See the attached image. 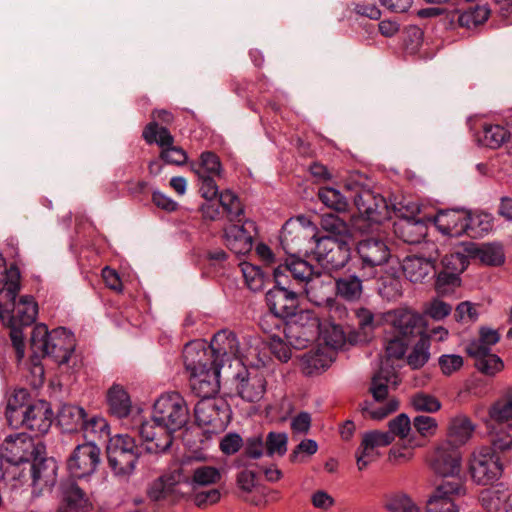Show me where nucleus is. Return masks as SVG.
Returning <instances> with one entry per match:
<instances>
[{
  "mask_svg": "<svg viewBox=\"0 0 512 512\" xmlns=\"http://www.w3.org/2000/svg\"><path fill=\"white\" fill-rule=\"evenodd\" d=\"M286 230V228H284ZM308 236L303 228H298L293 235L292 231H284L281 236V245L286 252L283 262L272 268V281L274 286L265 294L266 305L270 312L285 318L293 319L300 309V296L307 292V285L320 272L302 255L303 251L295 240H306Z\"/></svg>",
  "mask_w": 512,
  "mask_h": 512,
  "instance_id": "nucleus-1",
  "label": "nucleus"
},
{
  "mask_svg": "<svg viewBox=\"0 0 512 512\" xmlns=\"http://www.w3.org/2000/svg\"><path fill=\"white\" fill-rule=\"evenodd\" d=\"M141 454L142 447L128 434L110 437L106 446L108 466L117 476L131 475Z\"/></svg>",
  "mask_w": 512,
  "mask_h": 512,
  "instance_id": "nucleus-2",
  "label": "nucleus"
},
{
  "mask_svg": "<svg viewBox=\"0 0 512 512\" xmlns=\"http://www.w3.org/2000/svg\"><path fill=\"white\" fill-rule=\"evenodd\" d=\"M152 420L168 429H183L190 420L186 400L177 391L162 393L153 405Z\"/></svg>",
  "mask_w": 512,
  "mask_h": 512,
  "instance_id": "nucleus-3",
  "label": "nucleus"
},
{
  "mask_svg": "<svg viewBox=\"0 0 512 512\" xmlns=\"http://www.w3.org/2000/svg\"><path fill=\"white\" fill-rule=\"evenodd\" d=\"M38 316V304L32 295L21 296L18 300V307L10 314L5 322L9 328V336L16 353L17 361L20 362L25 354V336L23 329L31 326Z\"/></svg>",
  "mask_w": 512,
  "mask_h": 512,
  "instance_id": "nucleus-4",
  "label": "nucleus"
},
{
  "mask_svg": "<svg viewBox=\"0 0 512 512\" xmlns=\"http://www.w3.org/2000/svg\"><path fill=\"white\" fill-rule=\"evenodd\" d=\"M142 138L147 144H157L160 147V159L165 165L179 167L187 163V152L174 144L175 138L166 126L150 121L142 131Z\"/></svg>",
  "mask_w": 512,
  "mask_h": 512,
  "instance_id": "nucleus-5",
  "label": "nucleus"
},
{
  "mask_svg": "<svg viewBox=\"0 0 512 512\" xmlns=\"http://www.w3.org/2000/svg\"><path fill=\"white\" fill-rule=\"evenodd\" d=\"M321 322L312 310H300L289 319L285 330L286 341L295 349H304L319 338Z\"/></svg>",
  "mask_w": 512,
  "mask_h": 512,
  "instance_id": "nucleus-6",
  "label": "nucleus"
},
{
  "mask_svg": "<svg viewBox=\"0 0 512 512\" xmlns=\"http://www.w3.org/2000/svg\"><path fill=\"white\" fill-rule=\"evenodd\" d=\"M349 197L353 200L359 215L370 223L381 224L390 218L389 206L386 199L375 194L370 189L355 185H345Z\"/></svg>",
  "mask_w": 512,
  "mask_h": 512,
  "instance_id": "nucleus-7",
  "label": "nucleus"
},
{
  "mask_svg": "<svg viewBox=\"0 0 512 512\" xmlns=\"http://www.w3.org/2000/svg\"><path fill=\"white\" fill-rule=\"evenodd\" d=\"M391 257V252L385 241L378 238H367L358 242L356 256L351 264L376 278L378 268L385 265Z\"/></svg>",
  "mask_w": 512,
  "mask_h": 512,
  "instance_id": "nucleus-8",
  "label": "nucleus"
},
{
  "mask_svg": "<svg viewBox=\"0 0 512 512\" xmlns=\"http://www.w3.org/2000/svg\"><path fill=\"white\" fill-rule=\"evenodd\" d=\"M469 473L478 485H492L503 473V464L498 453L489 446L475 450L469 460Z\"/></svg>",
  "mask_w": 512,
  "mask_h": 512,
  "instance_id": "nucleus-9",
  "label": "nucleus"
},
{
  "mask_svg": "<svg viewBox=\"0 0 512 512\" xmlns=\"http://www.w3.org/2000/svg\"><path fill=\"white\" fill-rule=\"evenodd\" d=\"M48 353L59 366H66L71 372H76L82 366L80 357L75 354L76 340L74 334L65 327H57L51 331Z\"/></svg>",
  "mask_w": 512,
  "mask_h": 512,
  "instance_id": "nucleus-10",
  "label": "nucleus"
},
{
  "mask_svg": "<svg viewBox=\"0 0 512 512\" xmlns=\"http://www.w3.org/2000/svg\"><path fill=\"white\" fill-rule=\"evenodd\" d=\"M310 239H314V255L316 260L324 267L330 270L338 271L344 268L351 258V241L332 240L329 237H317L314 234Z\"/></svg>",
  "mask_w": 512,
  "mask_h": 512,
  "instance_id": "nucleus-11",
  "label": "nucleus"
},
{
  "mask_svg": "<svg viewBox=\"0 0 512 512\" xmlns=\"http://www.w3.org/2000/svg\"><path fill=\"white\" fill-rule=\"evenodd\" d=\"M101 463V450L92 441L77 445L66 460L69 476L82 480L91 477Z\"/></svg>",
  "mask_w": 512,
  "mask_h": 512,
  "instance_id": "nucleus-12",
  "label": "nucleus"
},
{
  "mask_svg": "<svg viewBox=\"0 0 512 512\" xmlns=\"http://www.w3.org/2000/svg\"><path fill=\"white\" fill-rule=\"evenodd\" d=\"M428 461L432 471L443 478L442 482L463 481L460 477L462 455L459 448L450 442L438 445Z\"/></svg>",
  "mask_w": 512,
  "mask_h": 512,
  "instance_id": "nucleus-13",
  "label": "nucleus"
},
{
  "mask_svg": "<svg viewBox=\"0 0 512 512\" xmlns=\"http://www.w3.org/2000/svg\"><path fill=\"white\" fill-rule=\"evenodd\" d=\"M231 410L223 400H200L194 407L195 423L207 427L208 433H219L226 429Z\"/></svg>",
  "mask_w": 512,
  "mask_h": 512,
  "instance_id": "nucleus-14",
  "label": "nucleus"
},
{
  "mask_svg": "<svg viewBox=\"0 0 512 512\" xmlns=\"http://www.w3.org/2000/svg\"><path fill=\"white\" fill-rule=\"evenodd\" d=\"M41 454H46L44 444L35 443L32 437L26 434H17L4 440L0 457L12 465H19L30 463L34 457Z\"/></svg>",
  "mask_w": 512,
  "mask_h": 512,
  "instance_id": "nucleus-15",
  "label": "nucleus"
},
{
  "mask_svg": "<svg viewBox=\"0 0 512 512\" xmlns=\"http://www.w3.org/2000/svg\"><path fill=\"white\" fill-rule=\"evenodd\" d=\"M213 351L203 340H193L184 346L182 357L189 377L210 371L216 365L223 366V359H216Z\"/></svg>",
  "mask_w": 512,
  "mask_h": 512,
  "instance_id": "nucleus-16",
  "label": "nucleus"
},
{
  "mask_svg": "<svg viewBox=\"0 0 512 512\" xmlns=\"http://www.w3.org/2000/svg\"><path fill=\"white\" fill-rule=\"evenodd\" d=\"M234 380L237 394L246 402H258L266 393L265 371L260 366H243L235 375Z\"/></svg>",
  "mask_w": 512,
  "mask_h": 512,
  "instance_id": "nucleus-17",
  "label": "nucleus"
},
{
  "mask_svg": "<svg viewBox=\"0 0 512 512\" xmlns=\"http://www.w3.org/2000/svg\"><path fill=\"white\" fill-rule=\"evenodd\" d=\"M466 493L464 481L441 482L426 501V512H459L455 497Z\"/></svg>",
  "mask_w": 512,
  "mask_h": 512,
  "instance_id": "nucleus-18",
  "label": "nucleus"
},
{
  "mask_svg": "<svg viewBox=\"0 0 512 512\" xmlns=\"http://www.w3.org/2000/svg\"><path fill=\"white\" fill-rule=\"evenodd\" d=\"M257 233L256 223L247 219L242 224L225 226L223 240L226 247L236 255H246L252 250Z\"/></svg>",
  "mask_w": 512,
  "mask_h": 512,
  "instance_id": "nucleus-19",
  "label": "nucleus"
},
{
  "mask_svg": "<svg viewBox=\"0 0 512 512\" xmlns=\"http://www.w3.org/2000/svg\"><path fill=\"white\" fill-rule=\"evenodd\" d=\"M77 479L67 477L59 484V504L56 512H90L93 504Z\"/></svg>",
  "mask_w": 512,
  "mask_h": 512,
  "instance_id": "nucleus-20",
  "label": "nucleus"
},
{
  "mask_svg": "<svg viewBox=\"0 0 512 512\" xmlns=\"http://www.w3.org/2000/svg\"><path fill=\"white\" fill-rule=\"evenodd\" d=\"M392 333L405 341L413 342L417 337L429 335L427 322L423 315L408 309L395 310L391 319Z\"/></svg>",
  "mask_w": 512,
  "mask_h": 512,
  "instance_id": "nucleus-21",
  "label": "nucleus"
},
{
  "mask_svg": "<svg viewBox=\"0 0 512 512\" xmlns=\"http://www.w3.org/2000/svg\"><path fill=\"white\" fill-rule=\"evenodd\" d=\"M373 279L371 276L350 263L347 270L335 278V292L341 299L355 303L363 294V282Z\"/></svg>",
  "mask_w": 512,
  "mask_h": 512,
  "instance_id": "nucleus-22",
  "label": "nucleus"
},
{
  "mask_svg": "<svg viewBox=\"0 0 512 512\" xmlns=\"http://www.w3.org/2000/svg\"><path fill=\"white\" fill-rule=\"evenodd\" d=\"M29 477L35 490L50 491L57 483L58 464L52 457L38 455L29 463Z\"/></svg>",
  "mask_w": 512,
  "mask_h": 512,
  "instance_id": "nucleus-23",
  "label": "nucleus"
},
{
  "mask_svg": "<svg viewBox=\"0 0 512 512\" xmlns=\"http://www.w3.org/2000/svg\"><path fill=\"white\" fill-rule=\"evenodd\" d=\"M147 497L152 502L174 506L185 498V494L179 490V482L176 477L173 474H165L149 484Z\"/></svg>",
  "mask_w": 512,
  "mask_h": 512,
  "instance_id": "nucleus-24",
  "label": "nucleus"
},
{
  "mask_svg": "<svg viewBox=\"0 0 512 512\" xmlns=\"http://www.w3.org/2000/svg\"><path fill=\"white\" fill-rule=\"evenodd\" d=\"M175 432L177 431L157 424L153 420L142 423L139 429L140 437L146 443V452L154 454L165 453L170 449Z\"/></svg>",
  "mask_w": 512,
  "mask_h": 512,
  "instance_id": "nucleus-25",
  "label": "nucleus"
},
{
  "mask_svg": "<svg viewBox=\"0 0 512 512\" xmlns=\"http://www.w3.org/2000/svg\"><path fill=\"white\" fill-rule=\"evenodd\" d=\"M26 429L30 430L35 437L46 434L54 419L51 405L46 400H36L33 405L26 408Z\"/></svg>",
  "mask_w": 512,
  "mask_h": 512,
  "instance_id": "nucleus-26",
  "label": "nucleus"
},
{
  "mask_svg": "<svg viewBox=\"0 0 512 512\" xmlns=\"http://www.w3.org/2000/svg\"><path fill=\"white\" fill-rule=\"evenodd\" d=\"M468 211L464 209L440 210L434 219L438 230L449 237H459L467 232Z\"/></svg>",
  "mask_w": 512,
  "mask_h": 512,
  "instance_id": "nucleus-27",
  "label": "nucleus"
},
{
  "mask_svg": "<svg viewBox=\"0 0 512 512\" xmlns=\"http://www.w3.org/2000/svg\"><path fill=\"white\" fill-rule=\"evenodd\" d=\"M467 355L475 360V368L483 375L493 377L504 369L503 360L491 349L480 344H468L465 348Z\"/></svg>",
  "mask_w": 512,
  "mask_h": 512,
  "instance_id": "nucleus-28",
  "label": "nucleus"
},
{
  "mask_svg": "<svg viewBox=\"0 0 512 512\" xmlns=\"http://www.w3.org/2000/svg\"><path fill=\"white\" fill-rule=\"evenodd\" d=\"M464 251L471 259H478L484 266L499 267L505 262L503 247L497 243L479 245L470 242L464 245Z\"/></svg>",
  "mask_w": 512,
  "mask_h": 512,
  "instance_id": "nucleus-29",
  "label": "nucleus"
},
{
  "mask_svg": "<svg viewBox=\"0 0 512 512\" xmlns=\"http://www.w3.org/2000/svg\"><path fill=\"white\" fill-rule=\"evenodd\" d=\"M216 359H223V363L232 358L241 356L240 343L237 335L228 329L218 331L209 344Z\"/></svg>",
  "mask_w": 512,
  "mask_h": 512,
  "instance_id": "nucleus-30",
  "label": "nucleus"
},
{
  "mask_svg": "<svg viewBox=\"0 0 512 512\" xmlns=\"http://www.w3.org/2000/svg\"><path fill=\"white\" fill-rule=\"evenodd\" d=\"M405 277L412 283H424L436 274V261L417 255L406 256L402 263Z\"/></svg>",
  "mask_w": 512,
  "mask_h": 512,
  "instance_id": "nucleus-31",
  "label": "nucleus"
},
{
  "mask_svg": "<svg viewBox=\"0 0 512 512\" xmlns=\"http://www.w3.org/2000/svg\"><path fill=\"white\" fill-rule=\"evenodd\" d=\"M107 413L116 419L127 418L132 410V401L127 390L114 383L106 392Z\"/></svg>",
  "mask_w": 512,
  "mask_h": 512,
  "instance_id": "nucleus-32",
  "label": "nucleus"
},
{
  "mask_svg": "<svg viewBox=\"0 0 512 512\" xmlns=\"http://www.w3.org/2000/svg\"><path fill=\"white\" fill-rule=\"evenodd\" d=\"M222 367L216 365L210 371L189 377L192 392L201 400H212L219 391V374Z\"/></svg>",
  "mask_w": 512,
  "mask_h": 512,
  "instance_id": "nucleus-33",
  "label": "nucleus"
},
{
  "mask_svg": "<svg viewBox=\"0 0 512 512\" xmlns=\"http://www.w3.org/2000/svg\"><path fill=\"white\" fill-rule=\"evenodd\" d=\"M87 413L84 408L64 404L57 413L56 421L63 433H77L85 427V418Z\"/></svg>",
  "mask_w": 512,
  "mask_h": 512,
  "instance_id": "nucleus-34",
  "label": "nucleus"
},
{
  "mask_svg": "<svg viewBox=\"0 0 512 512\" xmlns=\"http://www.w3.org/2000/svg\"><path fill=\"white\" fill-rule=\"evenodd\" d=\"M394 232L405 243L419 244L427 234V226L421 219L404 217L394 223Z\"/></svg>",
  "mask_w": 512,
  "mask_h": 512,
  "instance_id": "nucleus-35",
  "label": "nucleus"
},
{
  "mask_svg": "<svg viewBox=\"0 0 512 512\" xmlns=\"http://www.w3.org/2000/svg\"><path fill=\"white\" fill-rule=\"evenodd\" d=\"M21 290V273L18 266L13 263L9 267L0 253V295L7 291L10 299L17 298Z\"/></svg>",
  "mask_w": 512,
  "mask_h": 512,
  "instance_id": "nucleus-36",
  "label": "nucleus"
},
{
  "mask_svg": "<svg viewBox=\"0 0 512 512\" xmlns=\"http://www.w3.org/2000/svg\"><path fill=\"white\" fill-rule=\"evenodd\" d=\"M511 133L503 126L498 124H484L482 132L477 135V141L480 145L498 149L510 140Z\"/></svg>",
  "mask_w": 512,
  "mask_h": 512,
  "instance_id": "nucleus-37",
  "label": "nucleus"
},
{
  "mask_svg": "<svg viewBox=\"0 0 512 512\" xmlns=\"http://www.w3.org/2000/svg\"><path fill=\"white\" fill-rule=\"evenodd\" d=\"M196 175H212L222 178L224 169L220 157L213 151H204L197 162L191 163Z\"/></svg>",
  "mask_w": 512,
  "mask_h": 512,
  "instance_id": "nucleus-38",
  "label": "nucleus"
},
{
  "mask_svg": "<svg viewBox=\"0 0 512 512\" xmlns=\"http://www.w3.org/2000/svg\"><path fill=\"white\" fill-rule=\"evenodd\" d=\"M321 227L327 232V235L322 237H329L332 240L352 241L353 234L349 225L337 215H325L321 220Z\"/></svg>",
  "mask_w": 512,
  "mask_h": 512,
  "instance_id": "nucleus-39",
  "label": "nucleus"
},
{
  "mask_svg": "<svg viewBox=\"0 0 512 512\" xmlns=\"http://www.w3.org/2000/svg\"><path fill=\"white\" fill-rule=\"evenodd\" d=\"M490 16V9L486 5H470L457 16L460 27L472 29L485 23Z\"/></svg>",
  "mask_w": 512,
  "mask_h": 512,
  "instance_id": "nucleus-40",
  "label": "nucleus"
},
{
  "mask_svg": "<svg viewBox=\"0 0 512 512\" xmlns=\"http://www.w3.org/2000/svg\"><path fill=\"white\" fill-rule=\"evenodd\" d=\"M241 270L247 287L253 291H261L267 282L271 281L270 273L260 266L244 262L241 264Z\"/></svg>",
  "mask_w": 512,
  "mask_h": 512,
  "instance_id": "nucleus-41",
  "label": "nucleus"
},
{
  "mask_svg": "<svg viewBox=\"0 0 512 512\" xmlns=\"http://www.w3.org/2000/svg\"><path fill=\"white\" fill-rule=\"evenodd\" d=\"M378 293L388 301L402 296V279L397 273H385L378 279Z\"/></svg>",
  "mask_w": 512,
  "mask_h": 512,
  "instance_id": "nucleus-42",
  "label": "nucleus"
},
{
  "mask_svg": "<svg viewBox=\"0 0 512 512\" xmlns=\"http://www.w3.org/2000/svg\"><path fill=\"white\" fill-rule=\"evenodd\" d=\"M318 199L328 208L336 212H346L349 207V195H343L333 187H321L318 190Z\"/></svg>",
  "mask_w": 512,
  "mask_h": 512,
  "instance_id": "nucleus-43",
  "label": "nucleus"
},
{
  "mask_svg": "<svg viewBox=\"0 0 512 512\" xmlns=\"http://www.w3.org/2000/svg\"><path fill=\"white\" fill-rule=\"evenodd\" d=\"M430 335H422L407 356V364L413 370L421 369L430 359Z\"/></svg>",
  "mask_w": 512,
  "mask_h": 512,
  "instance_id": "nucleus-44",
  "label": "nucleus"
},
{
  "mask_svg": "<svg viewBox=\"0 0 512 512\" xmlns=\"http://www.w3.org/2000/svg\"><path fill=\"white\" fill-rule=\"evenodd\" d=\"M217 197H219V206L227 213L229 221L242 222L241 216L244 215V207L239 197L230 189L223 190Z\"/></svg>",
  "mask_w": 512,
  "mask_h": 512,
  "instance_id": "nucleus-45",
  "label": "nucleus"
},
{
  "mask_svg": "<svg viewBox=\"0 0 512 512\" xmlns=\"http://www.w3.org/2000/svg\"><path fill=\"white\" fill-rule=\"evenodd\" d=\"M288 323L289 320L287 318L269 311V313L260 318L259 326L263 333L268 336V339L271 340L281 335L285 337V330Z\"/></svg>",
  "mask_w": 512,
  "mask_h": 512,
  "instance_id": "nucleus-46",
  "label": "nucleus"
},
{
  "mask_svg": "<svg viewBox=\"0 0 512 512\" xmlns=\"http://www.w3.org/2000/svg\"><path fill=\"white\" fill-rule=\"evenodd\" d=\"M394 375V370L388 368H380L374 373L369 392L377 402L384 401L388 396V384L391 382V378Z\"/></svg>",
  "mask_w": 512,
  "mask_h": 512,
  "instance_id": "nucleus-47",
  "label": "nucleus"
},
{
  "mask_svg": "<svg viewBox=\"0 0 512 512\" xmlns=\"http://www.w3.org/2000/svg\"><path fill=\"white\" fill-rule=\"evenodd\" d=\"M326 346L339 349L346 343V333L340 324L333 322L321 323V334L319 335Z\"/></svg>",
  "mask_w": 512,
  "mask_h": 512,
  "instance_id": "nucleus-48",
  "label": "nucleus"
},
{
  "mask_svg": "<svg viewBox=\"0 0 512 512\" xmlns=\"http://www.w3.org/2000/svg\"><path fill=\"white\" fill-rule=\"evenodd\" d=\"M331 360L322 352H310L302 359V370L307 376L320 374L329 368Z\"/></svg>",
  "mask_w": 512,
  "mask_h": 512,
  "instance_id": "nucleus-49",
  "label": "nucleus"
},
{
  "mask_svg": "<svg viewBox=\"0 0 512 512\" xmlns=\"http://www.w3.org/2000/svg\"><path fill=\"white\" fill-rule=\"evenodd\" d=\"M490 447L497 453L512 448V424H496L493 426Z\"/></svg>",
  "mask_w": 512,
  "mask_h": 512,
  "instance_id": "nucleus-50",
  "label": "nucleus"
},
{
  "mask_svg": "<svg viewBox=\"0 0 512 512\" xmlns=\"http://www.w3.org/2000/svg\"><path fill=\"white\" fill-rule=\"evenodd\" d=\"M489 416L496 424H509L512 420V393L495 401L489 409Z\"/></svg>",
  "mask_w": 512,
  "mask_h": 512,
  "instance_id": "nucleus-51",
  "label": "nucleus"
},
{
  "mask_svg": "<svg viewBox=\"0 0 512 512\" xmlns=\"http://www.w3.org/2000/svg\"><path fill=\"white\" fill-rule=\"evenodd\" d=\"M435 278L434 287L439 294H448L461 286V277L457 273L447 272L445 270H436V274H432L430 279Z\"/></svg>",
  "mask_w": 512,
  "mask_h": 512,
  "instance_id": "nucleus-52",
  "label": "nucleus"
},
{
  "mask_svg": "<svg viewBox=\"0 0 512 512\" xmlns=\"http://www.w3.org/2000/svg\"><path fill=\"white\" fill-rule=\"evenodd\" d=\"M469 259L471 258L465 251L464 253L454 252L447 254L441 259V269L447 272L457 273V276L460 277L468 268L470 264Z\"/></svg>",
  "mask_w": 512,
  "mask_h": 512,
  "instance_id": "nucleus-53",
  "label": "nucleus"
},
{
  "mask_svg": "<svg viewBox=\"0 0 512 512\" xmlns=\"http://www.w3.org/2000/svg\"><path fill=\"white\" fill-rule=\"evenodd\" d=\"M467 232L471 238L482 237L485 233L492 230L493 223L489 219L488 214L472 215L470 212L467 213Z\"/></svg>",
  "mask_w": 512,
  "mask_h": 512,
  "instance_id": "nucleus-54",
  "label": "nucleus"
},
{
  "mask_svg": "<svg viewBox=\"0 0 512 512\" xmlns=\"http://www.w3.org/2000/svg\"><path fill=\"white\" fill-rule=\"evenodd\" d=\"M264 443L267 456L278 455L282 457L287 452L288 436L284 432L270 431Z\"/></svg>",
  "mask_w": 512,
  "mask_h": 512,
  "instance_id": "nucleus-55",
  "label": "nucleus"
},
{
  "mask_svg": "<svg viewBox=\"0 0 512 512\" xmlns=\"http://www.w3.org/2000/svg\"><path fill=\"white\" fill-rule=\"evenodd\" d=\"M229 255L222 248L208 249L202 256L203 262L207 265L209 272L217 273L223 270L228 262Z\"/></svg>",
  "mask_w": 512,
  "mask_h": 512,
  "instance_id": "nucleus-56",
  "label": "nucleus"
},
{
  "mask_svg": "<svg viewBox=\"0 0 512 512\" xmlns=\"http://www.w3.org/2000/svg\"><path fill=\"white\" fill-rule=\"evenodd\" d=\"M51 331H48V327L43 324H36L31 332L30 343L32 351L39 350L42 356L48 353V344L51 339Z\"/></svg>",
  "mask_w": 512,
  "mask_h": 512,
  "instance_id": "nucleus-57",
  "label": "nucleus"
},
{
  "mask_svg": "<svg viewBox=\"0 0 512 512\" xmlns=\"http://www.w3.org/2000/svg\"><path fill=\"white\" fill-rule=\"evenodd\" d=\"M411 405L415 411L435 413L441 409V402L433 395L417 392L411 398Z\"/></svg>",
  "mask_w": 512,
  "mask_h": 512,
  "instance_id": "nucleus-58",
  "label": "nucleus"
},
{
  "mask_svg": "<svg viewBox=\"0 0 512 512\" xmlns=\"http://www.w3.org/2000/svg\"><path fill=\"white\" fill-rule=\"evenodd\" d=\"M403 46L407 53L415 54L423 43V31L415 25H410L403 30Z\"/></svg>",
  "mask_w": 512,
  "mask_h": 512,
  "instance_id": "nucleus-59",
  "label": "nucleus"
},
{
  "mask_svg": "<svg viewBox=\"0 0 512 512\" xmlns=\"http://www.w3.org/2000/svg\"><path fill=\"white\" fill-rule=\"evenodd\" d=\"M394 441L392 434L388 432H380L377 430L366 432L363 435L361 444L364 445V449H375L377 447L388 446Z\"/></svg>",
  "mask_w": 512,
  "mask_h": 512,
  "instance_id": "nucleus-60",
  "label": "nucleus"
},
{
  "mask_svg": "<svg viewBox=\"0 0 512 512\" xmlns=\"http://www.w3.org/2000/svg\"><path fill=\"white\" fill-rule=\"evenodd\" d=\"M411 342L405 341L400 336L392 333L391 338L387 339L385 352L388 358L402 359Z\"/></svg>",
  "mask_w": 512,
  "mask_h": 512,
  "instance_id": "nucleus-61",
  "label": "nucleus"
},
{
  "mask_svg": "<svg viewBox=\"0 0 512 512\" xmlns=\"http://www.w3.org/2000/svg\"><path fill=\"white\" fill-rule=\"evenodd\" d=\"M243 452L241 458L259 459L265 451V443L261 436H253L246 439L243 443Z\"/></svg>",
  "mask_w": 512,
  "mask_h": 512,
  "instance_id": "nucleus-62",
  "label": "nucleus"
},
{
  "mask_svg": "<svg viewBox=\"0 0 512 512\" xmlns=\"http://www.w3.org/2000/svg\"><path fill=\"white\" fill-rule=\"evenodd\" d=\"M197 177L200 195L207 201H212L213 199H215L220 193L218 185L215 180L217 176L197 175Z\"/></svg>",
  "mask_w": 512,
  "mask_h": 512,
  "instance_id": "nucleus-63",
  "label": "nucleus"
},
{
  "mask_svg": "<svg viewBox=\"0 0 512 512\" xmlns=\"http://www.w3.org/2000/svg\"><path fill=\"white\" fill-rule=\"evenodd\" d=\"M389 512H419V508L406 495L396 496L386 504Z\"/></svg>",
  "mask_w": 512,
  "mask_h": 512,
  "instance_id": "nucleus-64",
  "label": "nucleus"
}]
</instances>
